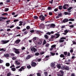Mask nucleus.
<instances>
[{
	"label": "nucleus",
	"instance_id": "f257e3e1",
	"mask_svg": "<svg viewBox=\"0 0 76 76\" xmlns=\"http://www.w3.org/2000/svg\"><path fill=\"white\" fill-rule=\"evenodd\" d=\"M39 18L42 20L43 21L45 20V17L43 16V15H41L39 17Z\"/></svg>",
	"mask_w": 76,
	"mask_h": 76
},
{
	"label": "nucleus",
	"instance_id": "f03ea898",
	"mask_svg": "<svg viewBox=\"0 0 76 76\" xmlns=\"http://www.w3.org/2000/svg\"><path fill=\"white\" fill-rule=\"evenodd\" d=\"M9 42V40H2L1 41V43L2 44H7Z\"/></svg>",
	"mask_w": 76,
	"mask_h": 76
},
{
	"label": "nucleus",
	"instance_id": "7ed1b4c3",
	"mask_svg": "<svg viewBox=\"0 0 76 76\" xmlns=\"http://www.w3.org/2000/svg\"><path fill=\"white\" fill-rule=\"evenodd\" d=\"M14 50H15V53L16 54H19L20 53V52H19V49H17L15 48H14Z\"/></svg>",
	"mask_w": 76,
	"mask_h": 76
},
{
	"label": "nucleus",
	"instance_id": "20e7f679",
	"mask_svg": "<svg viewBox=\"0 0 76 76\" xmlns=\"http://www.w3.org/2000/svg\"><path fill=\"white\" fill-rule=\"evenodd\" d=\"M65 39L66 38L65 37H61L60 39L59 42H64V40L63 39Z\"/></svg>",
	"mask_w": 76,
	"mask_h": 76
},
{
	"label": "nucleus",
	"instance_id": "39448f33",
	"mask_svg": "<svg viewBox=\"0 0 76 76\" xmlns=\"http://www.w3.org/2000/svg\"><path fill=\"white\" fill-rule=\"evenodd\" d=\"M31 51H32V52H34V53H35V52L37 51V50L34 47H31Z\"/></svg>",
	"mask_w": 76,
	"mask_h": 76
},
{
	"label": "nucleus",
	"instance_id": "423d86ee",
	"mask_svg": "<svg viewBox=\"0 0 76 76\" xmlns=\"http://www.w3.org/2000/svg\"><path fill=\"white\" fill-rule=\"evenodd\" d=\"M26 68V66H23L21 67V68L19 69V71L20 72L23 70V69H25Z\"/></svg>",
	"mask_w": 76,
	"mask_h": 76
},
{
	"label": "nucleus",
	"instance_id": "0eeeda50",
	"mask_svg": "<svg viewBox=\"0 0 76 76\" xmlns=\"http://www.w3.org/2000/svg\"><path fill=\"white\" fill-rule=\"evenodd\" d=\"M69 7V5L67 4H65L63 6V7L64 9H67V8Z\"/></svg>",
	"mask_w": 76,
	"mask_h": 76
},
{
	"label": "nucleus",
	"instance_id": "6e6552de",
	"mask_svg": "<svg viewBox=\"0 0 76 76\" xmlns=\"http://www.w3.org/2000/svg\"><path fill=\"white\" fill-rule=\"evenodd\" d=\"M55 38H58L60 36V34H56L54 35Z\"/></svg>",
	"mask_w": 76,
	"mask_h": 76
},
{
	"label": "nucleus",
	"instance_id": "1a4fd4ad",
	"mask_svg": "<svg viewBox=\"0 0 76 76\" xmlns=\"http://www.w3.org/2000/svg\"><path fill=\"white\" fill-rule=\"evenodd\" d=\"M31 66L33 67H35L36 66H37V64L34 62H32Z\"/></svg>",
	"mask_w": 76,
	"mask_h": 76
},
{
	"label": "nucleus",
	"instance_id": "9d476101",
	"mask_svg": "<svg viewBox=\"0 0 76 76\" xmlns=\"http://www.w3.org/2000/svg\"><path fill=\"white\" fill-rule=\"evenodd\" d=\"M7 19V18L4 17H0V21H1L3 20L2 19L5 20V19Z\"/></svg>",
	"mask_w": 76,
	"mask_h": 76
},
{
	"label": "nucleus",
	"instance_id": "9b49d317",
	"mask_svg": "<svg viewBox=\"0 0 76 76\" xmlns=\"http://www.w3.org/2000/svg\"><path fill=\"white\" fill-rule=\"evenodd\" d=\"M49 57H50V56H49V55L45 57V60H46V61H47L49 59Z\"/></svg>",
	"mask_w": 76,
	"mask_h": 76
},
{
	"label": "nucleus",
	"instance_id": "f8f14e48",
	"mask_svg": "<svg viewBox=\"0 0 76 76\" xmlns=\"http://www.w3.org/2000/svg\"><path fill=\"white\" fill-rule=\"evenodd\" d=\"M68 21L69 20L68 19H65L63 20V22L64 23H65L66 22H68Z\"/></svg>",
	"mask_w": 76,
	"mask_h": 76
},
{
	"label": "nucleus",
	"instance_id": "ddd939ff",
	"mask_svg": "<svg viewBox=\"0 0 76 76\" xmlns=\"http://www.w3.org/2000/svg\"><path fill=\"white\" fill-rule=\"evenodd\" d=\"M4 56L5 57H7V59H9V55L8 54H6V55H4Z\"/></svg>",
	"mask_w": 76,
	"mask_h": 76
},
{
	"label": "nucleus",
	"instance_id": "4468645a",
	"mask_svg": "<svg viewBox=\"0 0 76 76\" xmlns=\"http://www.w3.org/2000/svg\"><path fill=\"white\" fill-rule=\"evenodd\" d=\"M20 42V39H17L15 41V43L16 44H19V42Z\"/></svg>",
	"mask_w": 76,
	"mask_h": 76
},
{
	"label": "nucleus",
	"instance_id": "2eb2a0df",
	"mask_svg": "<svg viewBox=\"0 0 76 76\" xmlns=\"http://www.w3.org/2000/svg\"><path fill=\"white\" fill-rule=\"evenodd\" d=\"M15 64H17V65H19L20 63L19 62H18V61H16L15 62Z\"/></svg>",
	"mask_w": 76,
	"mask_h": 76
},
{
	"label": "nucleus",
	"instance_id": "dca6fc26",
	"mask_svg": "<svg viewBox=\"0 0 76 76\" xmlns=\"http://www.w3.org/2000/svg\"><path fill=\"white\" fill-rule=\"evenodd\" d=\"M31 56L30 55H28L26 57V59L27 60H28V59H29L30 58H31Z\"/></svg>",
	"mask_w": 76,
	"mask_h": 76
},
{
	"label": "nucleus",
	"instance_id": "f3484780",
	"mask_svg": "<svg viewBox=\"0 0 76 76\" xmlns=\"http://www.w3.org/2000/svg\"><path fill=\"white\" fill-rule=\"evenodd\" d=\"M19 26H22V23H23V21H20L19 22Z\"/></svg>",
	"mask_w": 76,
	"mask_h": 76
},
{
	"label": "nucleus",
	"instance_id": "a211bd4d",
	"mask_svg": "<svg viewBox=\"0 0 76 76\" xmlns=\"http://www.w3.org/2000/svg\"><path fill=\"white\" fill-rule=\"evenodd\" d=\"M54 27H55V24H52L50 26V28H54Z\"/></svg>",
	"mask_w": 76,
	"mask_h": 76
},
{
	"label": "nucleus",
	"instance_id": "6ab92c4d",
	"mask_svg": "<svg viewBox=\"0 0 76 76\" xmlns=\"http://www.w3.org/2000/svg\"><path fill=\"white\" fill-rule=\"evenodd\" d=\"M72 9V7H70L68 9V12H71V11L70 10Z\"/></svg>",
	"mask_w": 76,
	"mask_h": 76
},
{
	"label": "nucleus",
	"instance_id": "aec40b11",
	"mask_svg": "<svg viewBox=\"0 0 76 76\" xmlns=\"http://www.w3.org/2000/svg\"><path fill=\"white\" fill-rule=\"evenodd\" d=\"M57 67L58 69H60L61 68V65L60 64H57Z\"/></svg>",
	"mask_w": 76,
	"mask_h": 76
},
{
	"label": "nucleus",
	"instance_id": "412c9836",
	"mask_svg": "<svg viewBox=\"0 0 76 76\" xmlns=\"http://www.w3.org/2000/svg\"><path fill=\"white\" fill-rule=\"evenodd\" d=\"M8 14L5 13L1 15V16H8Z\"/></svg>",
	"mask_w": 76,
	"mask_h": 76
},
{
	"label": "nucleus",
	"instance_id": "4be33fe9",
	"mask_svg": "<svg viewBox=\"0 0 76 76\" xmlns=\"http://www.w3.org/2000/svg\"><path fill=\"white\" fill-rule=\"evenodd\" d=\"M65 70H69V68L68 66H66L65 68Z\"/></svg>",
	"mask_w": 76,
	"mask_h": 76
},
{
	"label": "nucleus",
	"instance_id": "5701e85b",
	"mask_svg": "<svg viewBox=\"0 0 76 76\" xmlns=\"http://www.w3.org/2000/svg\"><path fill=\"white\" fill-rule=\"evenodd\" d=\"M51 39H55V37L54 36V35H52V36H51Z\"/></svg>",
	"mask_w": 76,
	"mask_h": 76
},
{
	"label": "nucleus",
	"instance_id": "b1692460",
	"mask_svg": "<svg viewBox=\"0 0 76 76\" xmlns=\"http://www.w3.org/2000/svg\"><path fill=\"white\" fill-rule=\"evenodd\" d=\"M32 40L34 42H35L37 40V37H34L32 39Z\"/></svg>",
	"mask_w": 76,
	"mask_h": 76
},
{
	"label": "nucleus",
	"instance_id": "393cba45",
	"mask_svg": "<svg viewBox=\"0 0 76 76\" xmlns=\"http://www.w3.org/2000/svg\"><path fill=\"white\" fill-rule=\"evenodd\" d=\"M65 66H61V69H62L63 70H64L65 69Z\"/></svg>",
	"mask_w": 76,
	"mask_h": 76
},
{
	"label": "nucleus",
	"instance_id": "a878e982",
	"mask_svg": "<svg viewBox=\"0 0 76 76\" xmlns=\"http://www.w3.org/2000/svg\"><path fill=\"white\" fill-rule=\"evenodd\" d=\"M55 64L54 63H52L51 64V66H52V67H53L55 66Z\"/></svg>",
	"mask_w": 76,
	"mask_h": 76
},
{
	"label": "nucleus",
	"instance_id": "bb28decb",
	"mask_svg": "<svg viewBox=\"0 0 76 76\" xmlns=\"http://www.w3.org/2000/svg\"><path fill=\"white\" fill-rule=\"evenodd\" d=\"M11 70H12V71L15 72V71H16V69H15V68H12L11 69Z\"/></svg>",
	"mask_w": 76,
	"mask_h": 76
},
{
	"label": "nucleus",
	"instance_id": "cd10ccee",
	"mask_svg": "<svg viewBox=\"0 0 76 76\" xmlns=\"http://www.w3.org/2000/svg\"><path fill=\"white\" fill-rule=\"evenodd\" d=\"M46 40H44L43 42V45H45V44H46Z\"/></svg>",
	"mask_w": 76,
	"mask_h": 76
},
{
	"label": "nucleus",
	"instance_id": "c85d7f7f",
	"mask_svg": "<svg viewBox=\"0 0 76 76\" xmlns=\"http://www.w3.org/2000/svg\"><path fill=\"white\" fill-rule=\"evenodd\" d=\"M16 58H17V57H13L12 58V60H15Z\"/></svg>",
	"mask_w": 76,
	"mask_h": 76
},
{
	"label": "nucleus",
	"instance_id": "c756f323",
	"mask_svg": "<svg viewBox=\"0 0 76 76\" xmlns=\"http://www.w3.org/2000/svg\"><path fill=\"white\" fill-rule=\"evenodd\" d=\"M44 37L46 39H48V36L47 35H45Z\"/></svg>",
	"mask_w": 76,
	"mask_h": 76
},
{
	"label": "nucleus",
	"instance_id": "7c9ffc66",
	"mask_svg": "<svg viewBox=\"0 0 76 76\" xmlns=\"http://www.w3.org/2000/svg\"><path fill=\"white\" fill-rule=\"evenodd\" d=\"M56 45H52L51 46V48H55V47H56Z\"/></svg>",
	"mask_w": 76,
	"mask_h": 76
},
{
	"label": "nucleus",
	"instance_id": "2f4dec72",
	"mask_svg": "<svg viewBox=\"0 0 76 76\" xmlns=\"http://www.w3.org/2000/svg\"><path fill=\"white\" fill-rule=\"evenodd\" d=\"M4 10L5 12H7V11H8L9 10V8H6Z\"/></svg>",
	"mask_w": 76,
	"mask_h": 76
},
{
	"label": "nucleus",
	"instance_id": "473e14b6",
	"mask_svg": "<svg viewBox=\"0 0 76 76\" xmlns=\"http://www.w3.org/2000/svg\"><path fill=\"white\" fill-rule=\"evenodd\" d=\"M6 66H10V64L9 63H7L6 64Z\"/></svg>",
	"mask_w": 76,
	"mask_h": 76
},
{
	"label": "nucleus",
	"instance_id": "72a5a7b5",
	"mask_svg": "<svg viewBox=\"0 0 76 76\" xmlns=\"http://www.w3.org/2000/svg\"><path fill=\"white\" fill-rule=\"evenodd\" d=\"M50 54H51V56H54V55L55 54V53H53L51 52H50Z\"/></svg>",
	"mask_w": 76,
	"mask_h": 76
},
{
	"label": "nucleus",
	"instance_id": "f704fd0d",
	"mask_svg": "<svg viewBox=\"0 0 76 76\" xmlns=\"http://www.w3.org/2000/svg\"><path fill=\"white\" fill-rule=\"evenodd\" d=\"M34 19H38V17L37 16H34Z\"/></svg>",
	"mask_w": 76,
	"mask_h": 76
},
{
	"label": "nucleus",
	"instance_id": "c9c22d12",
	"mask_svg": "<svg viewBox=\"0 0 76 76\" xmlns=\"http://www.w3.org/2000/svg\"><path fill=\"white\" fill-rule=\"evenodd\" d=\"M60 57H64V54H61L60 55Z\"/></svg>",
	"mask_w": 76,
	"mask_h": 76
},
{
	"label": "nucleus",
	"instance_id": "e433bc0d",
	"mask_svg": "<svg viewBox=\"0 0 76 76\" xmlns=\"http://www.w3.org/2000/svg\"><path fill=\"white\" fill-rule=\"evenodd\" d=\"M60 72H61V75H63L64 74V72L63 71L60 70Z\"/></svg>",
	"mask_w": 76,
	"mask_h": 76
},
{
	"label": "nucleus",
	"instance_id": "4c0bfd02",
	"mask_svg": "<svg viewBox=\"0 0 76 76\" xmlns=\"http://www.w3.org/2000/svg\"><path fill=\"white\" fill-rule=\"evenodd\" d=\"M19 21V19H15L14 20V22H16Z\"/></svg>",
	"mask_w": 76,
	"mask_h": 76
},
{
	"label": "nucleus",
	"instance_id": "58836bf2",
	"mask_svg": "<svg viewBox=\"0 0 76 76\" xmlns=\"http://www.w3.org/2000/svg\"><path fill=\"white\" fill-rule=\"evenodd\" d=\"M11 75V73L9 72L7 74V76H10Z\"/></svg>",
	"mask_w": 76,
	"mask_h": 76
},
{
	"label": "nucleus",
	"instance_id": "ea45409f",
	"mask_svg": "<svg viewBox=\"0 0 76 76\" xmlns=\"http://www.w3.org/2000/svg\"><path fill=\"white\" fill-rule=\"evenodd\" d=\"M39 53H35V56H39Z\"/></svg>",
	"mask_w": 76,
	"mask_h": 76
},
{
	"label": "nucleus",
	"instance_id": "a19ab883",
	"mask_svg": "<svg viewBox=\"0 0 76 76\" xmlns=\"http://www.w3.org/2000/svg\"><path fill=\"white\" fill-rule=\"evenodd\" d=\"M74 20H75L73 19H69V21H74Z\"/></svg>",
	"mask_w": 76,
	"mask_h": 76
},
{
	"label": "nucleus",
	"instance_id": "79ce46f5",
	"mask_svg": "<svg viewBox=\"0 0 76 76\" xmlns=\"http://www.w3.org/2000/svg\"><path fill=\"white\" fill-rule=\"evenodd\" d=\"M59 9L60 10H61L62 9V6H59Z\"/></svg>",
	"mask_w": 76,
	"mask_h": 76
},
{
	"label": "nucleus",
	"instance_id": "37998d69",
	"mask_svg": "<svg viewBox=\"0 0 76 76\" xmlns=\"http://www.w3.org/2000/svg\"><path fill=\"white\" fill-rule=\"evenodd\" d=\"M21 48L22 50H23L25 49V47H22Z\"/></svg>",
	"mask_w": 76,
	"mask_h": 76
},
{
	"label": "nucleus",
	"instance_id": "c03bdc74",
	"mask_svg": "<svg viewBox=\"0 0 76 76\" xmlns=\"http://www.w3.org/2000/svg\"><path fill=\"white\" fill-rule=\"evenodd\" d=\"M49 45H50V44H48V43L47 44H46L45 47H49Z\"/></svg>",
	"mask_w": 76,
	"mask_h": 76
},
{
	"label": "nucleus",
	"instance_id": "a18cd8bd",
	"mask_svg": "<svg viewBox=\"0 0 76 76\" xmlns=\"http://www.w3.org/2000/svg\"><path fill=\"white\" fill-rule=\"evenodd\" d=\"M47 26V29H49V28H51V26H50L49 25H48Z\"/></svg>",
	"mask_w": 76,
	"mask_h": 76
},
{
	"label": "nucleus",
	"instance_id": "49530a36",
	"mask_svg": "<svg viewBox=\"0 0 76 76\" xmlns=\"http://www.w3.org/2000/svg\"><path fill=\"white\" fill-rule=\"evenodd\" d=\"M69 13L66 12H64V15H69Z\"/></svg>",
	"mask_w": 76,
	"mask_h": 76
},
{
	"label": "nucleus",
	"instance_id": "de8ad7c7",
	"mask_svg": "<svg viewBox=\"0 0 76 76\" xmlns=\"http://www.w3.org/2000/svg\"><path fill=\"white\" fill-rule=\"evenodd\" d=\"M27 67L28 68V69H31V66L30 65H28L27 66Z\"/></svg>",
	"mask_w": 76,
	"mask_h": 76
},
{
	"label": "nucleus",
	"instance_id": "09e8293b",
	"mask_svg": "<svg viewBox=\"0 0 76 76\" xmlns=\"http://www.w3.org/2000/svg\"><path fill=\"white\" fill-rule=\"evenodd\" d=\"M42 44V42L40 41L38 43V44H39V45H41Z\"/></svg>",
	"mask_w": 76,
	"mask_h": 76
},
{
	"label": "nucleus",
	"instance_id": "8fccbe9b",
	"mask_svg": "<svg viewBox=\"0 0 76 76\" xmlns=\"http://www.w3.org/2000/svg\"><path fill=\"white\" fill-rule=\"evenodd\" d=\"M58 15H59V16L61 17V15H62V14L61 13H60L59 14H58Z\"/></svg>",
	"mask_w": 76,
	"mask_h": 76
},
{
	"label": "nucleus",
	"instance_id": "3c124183",
	"mask_svg": "<svg viewBox=\"0 0 76 76\" xmlns=\"http://www.w3.org/2000/svg\"><path fill=\"white\" fill-rule=\"evenodd\" d=\"M3 63V61L0 59V63Z\"/></svg>",
	"mask_w": 76,
	"mask_h": 76
},
{
	"label": "nucleus",
	"instance_id": "603ef678",
	"mask_svg": "<svg viewBox=\"0 0 76 76\" xmlns=\"http://www.w3.org/2000/svg\"><path fill=\"white\" fill-rule=\"evenodd\" d=\"M15 26L12 25L10 26V28H13Z\"/></svg>",
	"mask_w": 76,
	"mask_h": 76
},
{
	"label": "nucleus",
	"instance_id": "864d4df0",
	"mask_svg": "<svg viewBox=\"0 0 76 76\" xmlns=\"http://www.w3.org/2000/svg\"><path fill=\"white\" fill-rule=\"evenodd\" d=\"M68 30H66L65 31H64V32H65V33H68Z\"/></svg>",
	"mask_w": 76,
	"mask_h": 76
},
{
	"label": "nucleus",
	"instance_id": "5fc2aeb1",
	"mask_svg": "<svg viewBox=\"0 0 76 76\" xmlns=\"http://www.w3.org/2000/svg\"><path fill=\"white\" fill-rule=\"evenodd\" d=\"M37 76H41V74L40 73H37Z\"/></svg>",
	"mask_w": 76,
	"mask_h": 76
},
{
	"label": "nucleus",
	"instance_id": "6e6d98bb",
	"mask_svg": "<svg viewBox=\"0 0 76 76\" xmlns=\"http://www.w3.org/2000/svg\"><path fill=\"white\" fill-rule=\"evenodd\" d=\"M64 54L65 56H66L67 54V52H64Z\"/></svg>",
	"mask_w": 76,
	"mask_h": 76
},
{
	"label": "nucleus",
	"instance_id": "4d7b16f0",
	"mask_svg": "<svg viewBox=\"0 0 76 76\" xmlns=\"http://www.w3.org/2000/svg\"><path fill=\"white\" fill-rule=\"evenodd\" d=\"M40 54L42 55L44 54V52H41L40 53Z\"/></svg>",
	"mask_w": 76,
	"mask_h": 76
},
{
	"label": "nucleus",
	"instance_id": "13d9d810",
	"mask_svg": "<svg viewBox=\"0 0 76 76\" xmlns=\"http://www.w3.org/2000/svg\"><path fill=\"white\" fill-rule=\"evenodd\" d=\"M69 26L70 28H73V27H74V25H71V26Z\"/></svg>",
	"mask_w": 76,
	"mask_h": 76
},
{
	"label": "nucleus",
	"instance_id": "bf43d9fd",
	"mask_svg": "<svg viewBox=\"0 0 76 76\" xmlns=\"http://www.w3.org/2000/svg\"><path fill=\"white\" fill-rule=\"evenodd\" d=\"M15 56V54H14L13 53L11 54V56H12V57H13V56Z\"/></svg>",
	"mask_w": 76,
	"mask_h": 76
},
{
	"label": "nucleus",
	"instance_id": "052dcab7",
	"mask_svg": "<svg viewBox=\"0 0 76 76\" xmlns=\"http://www.w3.org/2000/svg\"><path fill=\"white\" fill-rule=\"evenodd\" d=\"M30 28V27H29V26H27L26 27V29H29Z\"/></svg>",
	"mask_w": 76,
	"mask_h": 76
},
{
	"label": "nucleus",
	"instance_id": "680f3d73",
	"mask_svg": "<svg viewBox=\"0 0 76 76\" xmlns=\"http://www.w3.org/2000/svg\"><path fill=\"white\" fill-rule=\"evenodd\" d=\"M47 34L48 35H50L51 34V33L50 32H48L47 33Z\"/></svg>",
	"mask_w": 76,
	"mask_h": 76
},
{
	"label": "nucleus",
	"instance_id": "e2e57ef3",
	"mask_svg": "<svg viewBox=\"0 0 76 76\" xmlns=\"http://www.w3.org/2000/svg\"><path fill=\"white\" fill-rule=\"evenodd\" d=\"M6 2L7 3H9V2H10V0H6Z\"/></svg>",
	"mask_w": 76,
	"mask_h": 76
},
{
	"label": "nucleus",
	"instance_id": "0e129e2a",
	"mask_svg": "<svg viewBox=\"0 0 76 76\" xmlns=\"http://www.w3.org/2000/svg\"><path fill=\"white\" fill-rule=\"evenodd\" d=\"M51 8L50 7H48V10H51Z\"/></svg>",
	"mask_w": 76,
	"mask_h": 76
},
{
	"label": "nucleus",
	"instance_id": "69168bd1",
	"mask_svg": "<svg viewBox=\"0 0 76 76\" xmlns=\"http://www.w3.org/2000/svg\"><path fill=\"white\" fill-rule=\"evenodd\" d=\"M49 15H52L53 13L52 12H49Z\"/></svg>",
	"mask_w": 76,
	"mask_h": 76
},
{
	"label": "nucleus",
	"instance_id": "338daca9",
	"mask_svg": "<svg viewBox=\"0 0 76 76\" xmlns=\"http://www.w3.org/2000/svg\"><path fill=\"white\" fill-rule=\"evenodd\" d=\"M58 76H63V75H61L60 74H58Z\"/></svg>",
	"mask_w": 76,
	"mask_h": 76
},
{
	"label": "nucleus",
	"instance_id": "774afa93",
	"mask_svg": "<svg viewBox=\"0 0 76 76\" xmlns=\"http://www.w3.org/2000/svg\"><path fill=\"white\" fill-rule=\"evenodd\" d=\"M71 76H75V75L74 73H73L71 74Z\"/></svg>",
	"mask_w": 76,
	"mask_h": 76
}]
</instances>
